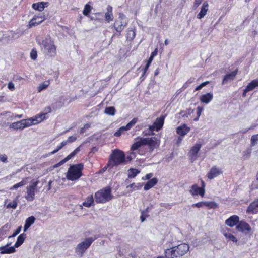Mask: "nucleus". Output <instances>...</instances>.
Listing matches in <instances>:
<instances>
[{"label": "nucleus", "mask_w": 258, "mask_h": 258, "mask_svg": "<svg viewBox=\"0 0 258 258\" xmlns=\"http://www.w3.org/2000/svg\"><path fill=\"white\" fill-rule=\"evenodd\" d=\"M189 250V246L188 244L181 243L177 246L165 249L164 255L166 258L180 257L186 254Z\"/></svg>", "instance_id": "obj_1"}, {"label": "nucleus", "mask_w": 258, "mask_h": 258, "mask_svg": "<svg viewBox=\"0 0 258 258\" xmlns=\"http://www.w3.org/2000/svg\"><path fill=\"white\" fill-rule=\"evenodd\" d=\"M125 155L124 152L118 149L112 151L108 158V165L117 167L125 165Z\"/></svg>", "instance_id": "obj_2"}, {"label": "nucleus", "mask_w": 258, "mask_h": 258, "mask_svg": "<svg viewBox=\"0 0 258 258\" xmlns=\"http://www.w3.org/2000/svg\"><path fill=\"white\" fill-rule=\"evenodd\" d=\"M111 189L110 187L103 188L95 193L94 198L97 204H104L113 199Z\"/></svg>", "instance_id": "obj_3"}, {"label": "nucleus", "mask_w": 258, "mask_h": 258, "mask_svg": "<svg viewBox=\"0 0 258 258\" xmlns=\"http://www.w3.org/2000/svg\"><path fill=\"white\" fill-rule=\"evenodd\" d=\"M83 164L79 163L71 165L66 173V178L71 181L78 180L83 175Z\"/></svg>", "instance_id": "obj_4"}, {"label": "nucleus", "mask_w": 258, "mask_h": 258, "mask_svg": "<svg viewBox=\"0 0 258 258\" xmlns=\"http://www.w3.org/2000/svg\"><path fill=\"white\" fill-rule=\"evenodd\" d=\"M165 118V116L161 115L159 117H158L156 119L155 121L153 123V125H150L149 127V131L147 133L143 132L144 135L145 136L149 135L152 136L155 134L154 133V131L158 132L160 131L163 127L164 120Z\"/></svg>", "instance_id": "obj_5"}, {"label": "nucleus", "mask_w": 258, "mask_h": 258, "mask_svg": "<svg viewBox=\"0 0 258 258\" xmlns=\"http://www.w3.org/2000/svg\"><path fill=\"white\" fill-rule=\"evenodd\" d=\"M42 43L47 55L50 57H54L56 55V46L54 44V41L50 38H45L42 41Z\"/></svg>", "instance_id": "obj_6"}, {"label": "nucleus", "mask_w": 258, "mask_h": 258, "mask_svg": "<svg viewBox=\"0 0 258 258\" xmlns=\"http://www.w3.org/2000/svg\"><path fill=\"white\" fill-rule=\"evenodd\" d=\"M95 239V238L89 237L86 238L84 241L78 244L75 249L76 253H78L80 257L82 256L86 250L90 246Z\"/></svg>", "instance_id": "obj_7"}, {"label": "nucleus", "mask_w": 258, "mask_h": 258, "mask_svg": "<svg viewBox=\"0 0 258 258\" xmlns=\"http://www.w3.org/2000/svg\"><path fill=\"white\" fill-rule=\"evenodd\" d=\"M125 18V15L122 13H119L118 19L114 23L113 27L116 31L118 33V35H121L122 31L127 25V22L123 21Z\"/></svg>", "instance_id": "obj_8"}, {"label": "nucleus", "mask_w": 258, "mask_h": 258, "mask_svg": "<svg viewBox=\"0 0 258 258\" xmlns=\"http://www.w3.org/2000/svg\"><path fill=\"white\" fill-rule=\"evenodd\" d=\"M143 141L144 145L148 146L150 153L158 148L160 144V140L155 137L144 138Z\"/></svg>", "instance_id": "obj_9"}, {"label": "nucleus", "mask_w": 258, "mask_h": 258, "mask_svg": "<svg viewBox=\"0 0 258 258\" xmlns=\"http://www.w3.org/2000/svg\"><path fill=\"white\" fill-rule=\"evenodd\" d=\"M201 185L199 187L197 184H193L189 189V192L192 196L199 195L202 198L205 195L206 183L202 179H200Z\"/></svg>", "instance_id": "obj_10"}, {"label": "nucleus", "mask_w": 258, "mask_h": 258, "mask_svg": "<svg viewBox=\"0 0 258 258\" xmlns=\"http://www.w3.org/2000/svg\"><path fill=\"white\" fill-rule=\"evenodd\" d=\"M38 183L39 181L37 180L31 182V184L27 187L25 198L28 201H32L35 199V191Z\"/></svg>", "instance_id": "obj_11"}, {"label": "nucleus", "mask_w": 258, "mask_h": 258, "mask_svg": "<svg viewBox=\"0 0 258 258\" xmlns=\"http://www.w3.org/2000/svg\"><path fill=\"white\" fill-rule=\"evenodd\" d=\"M236 228L237 231L246 234L250 233L252 231L251 227L249 224L244 220H239Z\"/></svg>", "instance_id": "obj_12"}, {"label": "nucleus", "mask_w": 258, "mask_h": 258, "mask_svg": "<svg viewBox=\"0 0 258 258\" xmlns=\"http://www.w3.org/2000/svg\"><path fill=\"white\" fill-rule=\"evenodd\" d=\"M202 145L203 144L202 143H197L191 148L188 152V156L192 161H195L197 159V154L200 150Z\"/></svg>", "instance_id": "obj_13"}, {"label": "nucleus", "mask_w": 258, "mask_h": 258, "mask_svg": "<svg viewBox=\"0 0 258 258\" xmlns=\"http://www.w3.org/2000/svg\"><path fill=\"white\" fill-rule=\"evenodd\" d=\"M47 114V113H40L27 120H29V123H31V125L37 124L47 118L46 117Z\"/></svg>", "instance_id": "obj_14"}, {"label": "nucleus", "mask_w": 258, "mask_h": 258, "mask_svg": "<svg viewBox=\"0 0 258 258\" xmlns=\"http://www.w3.org/2000/svg\"><path fill=\"white\" fill-rule=\"evenodd\" d=\"M223 173L222 169L217 166H213L207 174V177L209 179H212Z\"/></svg>", "instance_id": "obj_15"}, {"label": "nucleus", "mask_w": 258, "mask_h": 258, "mask_svg": "<svg viewBox=\"0 0 258 258\" xmlns=\"http://www.w3.org/2000/svg\"><path fill=\"white\" fill-rule=\"evenodd\" d=\"M30 126H31V123H29V120L27 119L21 120L11 124V128L16 130H22Z\"/></svg>", "instance_id": "obj_16"}, {"label": "nucleus", "mask_w": 258, "mask_h": 258, "mask_svg": "<svg viewBox=\"0 0 258 258\" xmlns=\"http://www.w3.org/2000/svg\"><path fill=\"white\" fill-rule=\"evenodd\" d=\"M45 20V17L43 16L35 15L29 22L28 27L32 28L41 24Z\"/></svg>", "instance_id": "obj_17"}, {"label": "nucleus", "mask_w": 258, "mask_h": 258, "mask_svg": "<svg viewBox=\"0 0 258 258\" xmlns=\"http://www.w3.org/2000/svg\"><path fill=\"white\" fill-rule=\"evenodd\" d=\"M190 127L187 126L186 124H183L182 125L178 126L176 128V133L180 136L178 138V140L181 141L182 138H181L184 136L190 131Z\"/></svg>", "instance_id": "obj_18"}, {"label": "nucleus", "mask_w": 258, "mask_h": 258, "mask_svg": "<svg viewBox=\"0 0 258 258\" xmlns=\"http://www.w3.org/2000/svg\"><path fill=\"white\" fill-rule=\"evenodd\" d=\"M239 217L236 215H233L229 217L225 220V224L230 227H233L237 226L239 222Z\"/></svg>", "instance_id": "obj_19"}, {"label": "nucleus", "mask_w": 258, "mask_h": 258, "mask_svg": "<svg viewBox=\"0 0 258 258\" xmlns=\"http://www.w3.org/2000/svg\"><path fill=\"white\" fill-rule=\"evenodd\" d=\"M246 213L252 214L258 213V198L252 202L247 207Z\"/></svg>", "instance_id": "obj_20"}, {"label": "nucleus", "mask_w": 258, "mask_h": 258, "mask_svg": "<svg viewBox=\"0 0 258 258\" xmlns=\"http://www.w3.org/2000/svg\"><path fill=\"white\" fill-rule=\"evenodd\" d=\"M209 7L208 2L205 1L202 4L200 12L197 15V18L199 19L203 18L209 10Z\"/></svg>", "instance_id": "obj_21"}, {"label": "nucleus", "mask_w": 258, "mask_h": 258, "mask_svg": "<svg viewBox=\"0 0 258 258\" xmlns=\"http://www.w3.org/2000/svg\"><path fill=\"white\" fill-rule=\"evenodd\" d=\"M77 138L75 136H70L69 137L68 140L67 141H63L60 143V145L57 146L56 149L54 150L53 151L51 152V154H54L57 153L59 150H60L62 147L66 146L68 143L73 142L76 140Z\"/></svg>", "instance_id": "obj_22"}, {"label": "nucleus", "mask_w": 258, "mask_h": 258, "mask_svg": "<svg viewBox=\"0 0 258 258\" xmlns=\"http://www.w3.org/2000/svg\"><path fill=\"white\" fill-rule=\"evenodd\" d=\"M238 73V69H236L234 71H232L230 73L227 74L225 75L222 80V84H226L228 81L233 80Z\"/></svg>", "instance_id": "obj_23"}, {"label": "nucleus", "mask_w": 258, "mask_h": 258, "mask_svg": "<svg viewBox=\"0 0 258 258\" xmlns=\"http://www.w3.org/2000/svg\"><path fill=\"white\" fill-rule=\"evenodd\" d=\"M95 201L93 195H90L86 197V200L82 203L80 207H91L95 205Z\"/></svg>", "instance_id": "obj_24"}, {"label": "nucleus", "mask_w": 258, "mask_h": 258, "mask_svg": "<svg viewBox=\"0 0 258 258\" xmlns=\"http://www.w3.org/2000/svg\"><path fill=\"white\" fill-rule=\"evenodd\" d=\"M10 244L11 243L7 244L5 246L0 247V253L4 254L14 253L16 251L15 248L14 246L8 247Z\"/></svg>", "instance_id": "obj_25"}, {"label": "nucleus", "mask_w": 258, "mask_h": 258, "mask_svg": "<svg viewBox=\"0 0 258 258\" xmlns=\"http://www.w3.org/2000/svg\"><path fill=\"white\" fill-rule=\"evenodd\" d=\"M213 93L209 92L202 95L200 97V100L201 103L208 104L213 99Z\"/></svg>", "instance_id": "obj_26"}, {"label": "nucleus", "mask_w": 258, "mask_h": 258, "mask_svg": "<svg viewBox=\"0 0 258 258\" xmlns=\"http://www.w3.org/2000/svg\"><path fill=\"white\" fill-rule=\"evenodd\" d=\"M49 3L47 2H40L36 3H34L32 5V7L35 10L39 11L40 12L42 11L45 7H48Z\"/></svg>", "instance_id": "obj_27"}, {"label": "nucleus", "mask_w": 258, "mask_h": 258, "mask_svg": "<svg viewBox=\"0 0 258 258\" xmlns=\"http://www.w3.org/2000/svg\"><path fill=\"white\" fill-rule=\"evenodd\" d=\"M113 8L110 5L107 7V12L105 14V19L107 22H110L113 19Z\"/></svg>", "instance_id": "obj_28"}, {"label": "nucleus", "mask_w": 258, "mask_h": 258, "mask_svg": "<svg viewBox=\"0 0 258 258\" xmlns=\"http://www.w3.org/2000/svg\"><path fill=\"white\" fill-rule=\"evenodd\" d=\"M126 40L132 41L136 36L135 28H129L126 30Z\"/></svg>", "instance_id": "obj_29"}, {"label": "nucleus", "mask_w": 258, "mask_h": 258, "mask_svg": "<svg viewBox=\"0 0 258 258\" xmlns=\"http://www.w3.org/2000/svg\"><path fill=\"white\" fill-rule=\"evenodd\" d=\"M139 140L134 142L131 146V150L133 151L138 150L140 147L144 145L143 137H138Z\"/></svg>", "instance_id": "obj_30"}, {"label": "nucleus", "mask_w": 258, "mask_h": 258, "mask_svg": "<svg viewBox=\"0 0 258 258\" xmlns=\"http://www.w3.org/2000/svg\"><path fill=\"white\" fill-rule=\"evenodd\" d=\"M158 183V179L156 178H153L149 180L144 185V190H148L154 186Z\"/></svg>", "instance_id": "obj_31"}, {"label": "nucleus", "mask_w": 258, "mask_h": 258, "mask_svg": "<svg viewBox=\"0 0 258 258\" xmlns=\"http://www.w3.org/2000/svg\"><path fill=\"white\" fill-rule=\"evenodd\" d=\"M35 220V218L34 216L29 217L26 219L24 226V231L25 232L30 227V226L33 224Z\"/></svg>", "instance_id": "obj_32"}, {"label": "nucleus", "mask_w": 258, "mask_h": 258, "mask_svg": "<svg viewBox=\"0 0 258 258\" xmlns=\"http://www.w3.org/2000/svg\"><path fill=\"white\" fill-rule=\"evenodd\" d=\"M26 238V235L25 234L23 233L19 235L14 246L15 248H17L20 246L23 243Z\"/></svg>", "instance_id": "obj_33"}, {"label": "nucleus", "mask_w": 258, "mask_h": 258, "mask_svg": "<svg viewBox=\"0 0 258 258\" xmlns=\"http://www.w3.org/2000/svg\"><path fill=\"white\" fill-rule=\"evenodd\" d=\"M143 185V183H138L137 184H136L135 183H133L127 185L126 187L127 188H132V189L131 191H133L135 190H138L141 189Z\"/></svg>", "instance_id": "obj_34"}, {"label": "nucleus", "mask_w": 258, "mask_h": 258, "mask_svg": "<svg viewBox=\"0 0 258 258\" xmlns=\"http://www.w3.org/2000/svg\"><path fill=\"white\" fill-rule=\"evenodd\" d=\"M258 87V78L252 80L250 83L246 86V88L248 90L251 91L256 87Z\"/></svg>", "instance_id": "obj_35"}, {"label": "nucleus", "mask_w": 258, "mask_h": 258, "mask_svg": "<svg viewBox=\"0 0 258 258\" xmlns=\"http://www.w3.org/2000/svg\"><path fill=\"white\" fill-rule=\"evenodd\" d=\"M140 171L136 168H130L128 170V177L129 178H135L139 173Z\"/></svg>", "instance_id": "obj_36"}, {"label": "nucleus", "mask_w": 258, "mask_h": 258, "mask_svg": "<svg viewBox=\"0 0 258 258\" xmlns=\"http://www.w3.org/2000/svg\"><path fill=\"white\" fill-rule=\"evenodd\" d=\"M27 178L23 179L21 181L14 184L13 186L11 187L10 188V189L11 190H14V189H17L18 187L24 186L27 183Z\"/></svg>", "instance_id": "obj_37"}, {"label": "nucleus", "mask_w": 258, "mask_h": 258, "mask_svg": "<svg viewBox=\"0 0 258 258\" xmlns=\"http://www.w3.org/2000/svg\"><path fill=\"white\" fill-rule=\"evenodd\" d=\"M49 85L50 81L49 80L41 83L37 87L38 92H40L43 90L46 89Z\"/></svg>", "instance_id": "obj_38"}, {"label": "nucleus", "mask_w": 258, "mask_h": 258, "mask_svg": "<svg viewBox=\"0 0 258 258\" xmlns=\"http://www.w3.org/2000/svg\"><path fill=\"white\" fill-rule=\"evenodd\" d=\"M138 120V118H134L125 126H124L125 131L130 130L137 122Z\"/></svg>", "instance_id": "obj_39"}, {"label": "nucleus", "mask_w": 258, "mask_h": 258, "mask_svg": "<svg viewBox=\"0 0 258 258\" xmlns=\"http://www.w3.org/2000/svg\"><path fill=\"white\" fill-rule=\"evenodd\" d=\"M138 120V118H134L125 126H124L125 131L130 130L137 122Z\"/></svg>", "instance_id": "obj_40"}, {"label": "nucleus", "mask_w": 258, "mask_h": 258, "mask_svg": "<svg viewBox=\"0 0 258 258\" xmlns=\"http://www.w3.org/2000/svg\"><path fill=\"white\" fill-rule=\"evenodd\" d=\"M205 206L208 209H216L218 207V205L214 201L205 202Z\"/></svg>", "instance_id": "obj_41"}, {"label": "nucleus", "mask_w": 258, "mask_h": 258, "mask_svg": "<svg viewBox=\"0 0 258 258\" xmlns=\"http://www.w3.org/2000/svg\"><path fill=\"white\" fill-rule=\"evenodd\" d=\"M92 10V7L91 6L87 4L85 5L84 10L83 11V14L84 16H88L89 15V14L91 12V11Z\"/></svg>", "instance_id": "obj_42"}, {"label": "nucleus", "mask_w": 258, "mask_h": 258, "mask_svg": "<svg viewBox=\"0 0 258 258\" xmlns=\"http://www.w3.org/2000/svg\"><path fill=\"white\" fill-rule=\"evenodd\" d=\"M79 151V148H77L74 151H73L71 154L68 155L61 162L62 163L67 161L70 160L72 157H73L76 154L77 152Z\"/></svg>", "instance_id": "obj_43"}, {"label": "nucleus", "mask_w": 258, "mask_h": 258, "mask_svg": "<svg viewBox=\"0 0 258 258\" xmlns=\"http://www.w3.org/2000/svg\"><path fill=\"white\" fill-rule=\"evenodd\" d=\"M204 110V108L202 106H198L197 108V117L194 119V121H197L199 120V117L201 115L202 111Z\"/></svg>", "instance_id": "obj_44"}, {"label": "nucleus", "mask_w": 258, "mask_h": 258, "mask_svg": "<svg viewBox=\"0 0 258 258\" xmlns=\"http://www.w3.org/2000/svg\"><path fill=\"white\" fill-rule=\"evenodd\" d=\"M105 112L110 115H114L115 113V109L114 107H108L105 109Z\"/></svg>", "instance_id": "obj_45"}, {"label": "nucleus", "mask_w": 258, "mask_h": 258, "mask_svg": "<svg viewBox=\"0 0 258 258\" xmlns=\"http://www.w3.org/2000/svg\"><path fill=\"white\" fill-rule=\"evenodd\" d=\"M220 231L221 233L225 237L226 235H227L228 233L231 231V229L226 227V226H222L221 227Z\"/></svg>", "instance_id": "obj_46"}, {"label": "nucleus", "mask_w": 258, "mask_h": 258, "mask_svg": "<svg viewBox=\"0 0 258 258\" xmlns=\"http://www.w3.org/2000/svg\"><path fill=\"white\" fill-rule=\"evenodd\" d=\"M225 237L228 241H231L236 243L237 242L236 237L230 233H228L227 235H226Z\"/></svg>", "instance_id": "obj_47"}, {"label": "nucleus", "mask_w": 258, "mask_h": 258, "mask_svg": "<svg viewBox=\"0 0 258 258\" xmlns=\"http://www.w3.org/2000/svg\"><path fill=\"white\" fill-rule=\"evenodd\" d=\"M18 205V202L17 200H14L12 202H10L7 206V208H12V209H16Z\"/></svg>", "instance_id": "obj_48"}, {"label": "nucleus", "mask_w": 258, "mask_h": 258, "mask_svg": "<svg viewBox=\"0 0 258 258\" xmlns=\"http://www.w3.org/2000/svg\"><path fill=\"white\" fill-rule=\"evenodd\" d=\"M250 142H251V146H254L256 144H257V142H258V134L252 136V137L251 138V140H250Z\"/></svg>", "instance_id": "obj_49"}, {"label": "nucleus", "mask_w": 258, "mask_h": 258, "mask_svg": "<svg viewBox=\"0 0 258 258\" xmlns=\"http://www.w3.org/2000/svg\"><path fill=\"white\" fill-rule=\"evenodd\" d=\"M135 157V154L133 152L129 155L125 156V165L131 162Z\"/></svg>", "instance_id": "obj_50"}, {"label": "nucleus", "mask_w": 258, "mask_h": 258, "mask_svg": "<svg viewBox=\"0 0 258 258\" xmlns=\"http://www.w3.org/2000/svg\"><path fill=\"white\" fill-rule=\"evenodd\" d=\"M124 131H125V130L124 127V126H121L118 130H117L115 133H114V136L115 137H119Z\"/></svg>", "instance_id": "obj_51"}, {"label": "nucleus", "mask_w": 258, "mask_h": 258, "mask_svg": "<svg viewBox=\"0 0 258 258\" xmlns=\"http://www.w3.org/2000/svg\"><path fill=\"white\" fill-rule=\"evenodd\" d=\"M210 83V82L208 81L204 82L200 84L199 85L197 86L195 89V91H199L201 90L202 88L206 86L207 85L209 84Z\"/></svg>", "instance_id": "obj_52"}, {"label": "nucleus", "mask_w": 258, "mask_h": 258, "mask_svg": "<svg viewBox=\"0 0 258 258\" xmlns=\"http://www.w3.org/2000/svg\"><path fill=\"white\" fill-rule=\"evenodd\" d=\"M30 57L33 60H35L37 57V52L35 48L31 50L30 52Z\"/></svg>", "instance_id": "obj_53"}, {"label": "nucleus", "mask_w": 258, "mask_h": 258, "mask_svg": "<svg viewBox=\"0 0 258 258\" xmlns=\"http://www.w3.org/2000/svg\"><path fill=\"white\" fill-rule=\"evenodd\" d=\"M148 212V208H147L145 211H142L141 212V215L140 217V219L142 222H143L146 219V218L148 217V214H145V213H147Z\"/></svg>", "instance_id": "obj_54"}, {"label": "nucleus", "mask_w": 258, "mask_h": 258, "mask_svg": "<svg viewBox=\"0 0 258 258\" xmlns=\"http://www.w3.org/2000/svg\"><path fill=\"white\" fill-rule=\"evenodd\" d=\"M21 228H22V227L20 226H19L14 231V232L13 233V234L11 235V236H9L8 237L9 238H13V237H15L16 235H17L21 231Z\"/></svg>", "instance_id": "obj_55"}, {"label": "nucleus", "mask_w": 258, "mask_h": 258, "mask_svg": "<svg viewBox=\"0 0 258 258\" xmlns=\"http://www.w3.org/2000/svg\"><path fill=\"white\" fill-rule=\"evenodd\" d=\"M191 206L193 208H195V207H197V208L202 207L203 206H205V202H204V201L199 202H198L197 203L193 204Z\"/></svg>", "instance_id": "obj_56"}, {"label": "nucleus", "mask_w": 258, "mask_h": 258, "mask_svg": "<svg viewBox=\"0 0 258 258\" xmlns=\"http://www.w3.org/2000/svg\"><path fill=\"white\" fill-rule=\"evenodd\" d=\"M251 150L250 149H248L246 151L244 152L243 157L245 158H248L251 154Z\"/></svg>", "instance_id": "obj_57"}, {"label": "nucleus", "mask_w": 258, "mask_h": 258, "mask_svg": "<svg viewBox=\"0 0 258 258\" xmlns=\"http://www.w3.org/2000/svg\"><path fill=\"white\" fill-rule=\"evenodd\" d=\"M113 167L112 165H108V162L106 164V165L100 171L99 173H103L105 172L108 168L111 169Z\"/></svg>", "instance_id": "obj_58"}, {"label": "nucleus", "mask_w": 258, "mask_h": 258, "mask_svg": "<svg viewBox=\"0 0 258 258\" xmlns=\"http://www.w3.org/2000/svg\"><path fill=\"white\" fill-rule=\"evenodd\" d=\"M150 66V64H148V63H147V62L146 63L145 66L142 70V72H143L142 76H144L146 74V73L147 71H148Z\"/></svg>", "instance_id": "obj_59"}, {"label": "nucleus", "mask_w": 258, "mask_h": 258, "mask_svg": "<svg viewBox=\"0 0 258 258\" xmlns=\"http://www.w3.org/2000/svg\"><path fill=\"white\" fill-rule=\"evenodd\" d=\"M7 159H8V157L5 154L0 155V160L1 161H2L3 162H4V163L7 162V161H8Z\"/></svg>", "instance_id": "obj_60"}, {"label": "nucleus", "mask_w": 258, "mask_h": 258, "mask_svg": "<svg viewBox=\"0 0 258 258\" xmlns=\"http://www.w3.org/2000/svg\"><path fill=\"white\" fill-rule=\"evenodd\" d=\"M203 0H195L194 3V8L196 9L202 3Z\"/></svg>", "instance_id": "obj_61"}, {"label": "nucleus", "mask_w": 258, "mask_h": 258, "mask_svg": "<svg viewBox=\"0 0 258 258\" xmlns=\"http://www.w3.org/2000/svg\"><path fill=\"white\" fill-rule=\"evenodd\" d=\"M153 176V174L152 173H150L148 174H147L145 177H142L143 180H148L150 179Z\"/></svg>", "instance_id": "obj_62"}, {"label": "nucleus", "mask_w": 258, "mask_h": 258, "mask_svg": "<svg viewBox=\"0 0 258 258\" xmlns=\"http://www.w3.org/2000/svg\"><path fill=\"white\" fill-rule=\"evenodd\" d=\"M8 88L11 90L13 91L15 89L14 84L12 82H10L8 84Z\"/></svg>", "instance_id": "obj_63"}, {"label": "nucleus", "mask_w": 258, "mask_h": 258, "mask_svg": "<svg viewBox=\"0 0 258 258\" xmlns=\"http://www.w3.org/2000/svg\"><path fill=\"white\" fill-rule=\"evenodd\" d=\"M162 207H165L167 209H170L171 208L172 205L168 204V203H163L161 204Z\"/></svg>", "instance_id": "obj_64"}]
</instances>
